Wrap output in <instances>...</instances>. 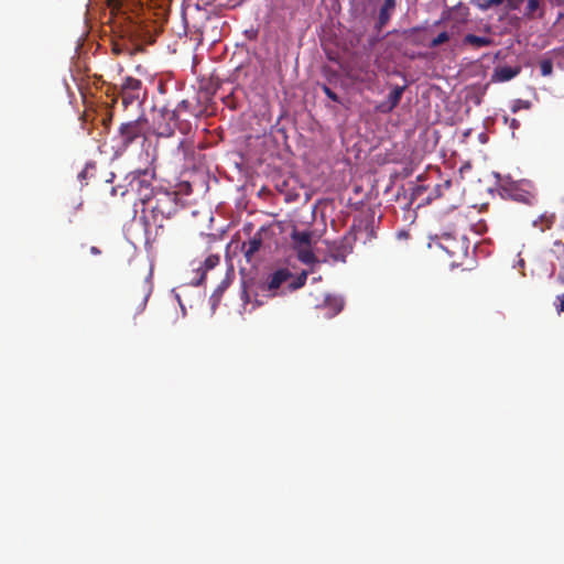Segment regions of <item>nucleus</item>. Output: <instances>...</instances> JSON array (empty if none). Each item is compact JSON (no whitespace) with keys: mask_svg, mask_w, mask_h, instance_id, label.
<instances>
[{"mask_svg":"<svg viewBox=\"0 0 564 564\" xmlns=\"http://www.w3.org/2000/svg\"><path fill=\"white\" fill-rule=\"evenodd\" d=\"M113 51H115V53H117V54H119V53H120L119 48H117V47H115V48H113Z\"/></svg>","mask_w":564,"mask_h":564,"instance_id":"33","label":"nucleus"},{"mask_svg":"<svg viewBox=\"0 0 564 564\" xmlns=\"http://www.w3.org/2000/svg\"><path fill=\"white\" fill-rule=\"evenodd\" d=\"M220 261V257L218 254H210L204 261V267L206 270L214 269Z\"/></svg>","mask_w":564,"mask_h":564,"instance_id":"22","label":"nucleus"},{"mask_svg":"<svg viewBox=\"0 0 564 564\" xmlns=\"http://www.w3.org/2000/svg\"><path fill=\"white\" fill-rule=\"evenodd\" d=\"M405 86H394L387 99L377 105V110L382 113L391 112L400 102Z\"/></svg>","mask_w":564,"mask_h":564,"instance_id":"5","label":"nucleus"},{"mask_svg":"<svg viewBox=\"0 0 564 564\" xmlns=\"http://www.w3.org/2000/svg\"><path fill=\"white\" fill-rule=\"evenodd\" d=\"M519 6H520V0H508V9L509 10H517L519 9Z\"/></svg>","mask_w":564,"mask_h":564,"instance_id":"28","label":"nucleus"},{"mask_svg":"<svg viewBox=\"0 0 564 564\" xmlns=\"http://www.w3.org/2000/svg\"><path fill=\"white\" fill-rule=\"evenodd\" d=\"M186 132V126L177 120L175 110L162 107L153 111L152 131L158 137L169 138L174 134L175 129Z\"/></svg>","mask_w":564,"mask_h":564,"instance_id":"2","label":"nucleus"},{"mask_svg":"<svg viewBox=\"0 0 564 564\" xmlns=\"http://www.w3.org/2000/svg\"><path fill=\"white\" fill-rule=\"evenodd\" d=\"M449 40V35L447 32H441L436 37L432 40L430 43V47L434 48L440 46L441 44L447 42Z\"/></svg>","mask_w":564,"mask_h":564,"instance_id":"20","label":"nucleus"},{"mask_svg":"<svg viewBox=\"0 0 564 564\" xmlns=\"http://www.w3.org/2000/svg\"><path fill=\"white\" fill-rule=\"evenodd\" d=\"M148 120L141 116L135 120L123 122L118 129L119 149L126 150L138 138L143 137L145 133Z\"/></svg>","mask_w":564,"mask_h":564,"instance_id":"3","label":"nucleus"},{"mask_svg":"<svg viewBox=\"0 0 564 564\" xmlns=\"http://www.w3.org/2000/svg\"><path fill=\"white\" fill-rule=\"evenodd\" d=\"M137 173H138L139 176H141V175L142 176H147L149 174L153 175V172L148 170V169H145V170H138Z\"/></svg>","mask_w":564,"mask_h":564,"instance_id":"29","label":"nucleus"},{"mask_svg":"<svg viewBox=\"0 0 564 564\" xmlns=\"http://www.w3.org/2000/svg\"><path fill=\"white\" fill-rule=\"evenodd\" d=\"M307 275H308L307 271H302L295 279H293L289 283V285H288L289 290L296 291V290L303 288L306 283Z\"/></svg>","mask_w":564,"mask_h":564,"instance_id":"16","label":"nucleus"},{"mask_svg":"<svg viewBox=\"0 0 564 564\" xmlns=\"http://www.w3.org/2000/svg\"><path fill=\"white\" fill-rule=\"evenodd\" d=\"M505 0H475L473 3L480 10L486 11L491 7L500 6Z\"/></svg>","mask_w":564,"mask_h":564,"instance_id":"17","label":"nucleus"},{"mask_svg":"<svg viewBox=\"0 0 564 564\" xmlns=\"http://www.w3.org/2000/svg\"><path fill=\"white\" fill-rule=\"evenodd\" d=\"M262 246V237L260 232H257L251 239L245 241L241 246V251L248 262L252 260V257Z\"/></svg>","mask_w":564,"mask_h":564,"instance_id":"9","label":"nucleus"},{"mask_svg":"<svg viewBox=\"0 0 564 564\" xmlns=\"http://www.w3.org/2000/svg\"><path fill=\"white\" fill-rule=\"evenodd\" d=\"M557 300H558V302H560V305H558L560 311L564 312V294L558 295V296H557Z\"/></svg>","mask_w":564,"mask_h":564,"instance_id":"30","label":"nucleus"},{"mask_svg":"<svg viewBox=\"0 0 564 564\" xmlns=\"http://www.w3.org/2000/svg\"><path fill=\"white\" fill-rule=\"evenodd\" d=\"M395 4V0H384L382 7L380 8L377 22L379 29L383 28L389 22Z\"/></svg>","mask_w":564,"mask_h":564,"instance_id":"10","label":"nucleus"},{"mask_svg":"<svg viewBox=\"0 0 564 564\" xmlns=\"http://www.w3.org/2000/svg\"><path fill=\"white\" fill-rule=\"evenodd\" d=\"M296 257L304 264H314L317 261L311 246L296 247Z\"/></svg>","mask_w":564,"mask_h":564,"instance_id":"13","label":"nucleus"},{"mask_svg":"<svg viewBox=\"0 0 564 564\" xmlns=\"http://www.w3.org/2000/svg\"><path fill=\"white\" fill-rule=\"evenodd\" d=\"M142 82L132 76H127L120 86V97L123 106L127 108L141 98Z\"/></svg>","mask_w":564,"mask_h":564,"instance_id":"4","label":"nucleus"},{"mask_svg":"<svg viewBox=\"0 0 564 564\" xmlns=\"http://www.w3.org/2000/svg\"><path fill=\"white\" fill-rule=\"evenodd\" d=\"M149 295H150V290L148 288H145L143 295L141 296L140 301L137 303V305L134 307V315L141 313L145 308Z\"/></svg>","mask_w":564,"mask_h":564,"instance_id":"19","label":"nucleus"},{"mask_svg":"<svg viewBox=\"0 0 564 564\" xmlns=\"http://www.w3.org/2000/svg\"><path fill=\"white\" fill-rule=\"evenodd\" d=\"M311 234L308 231H294L292 234V239L297 247H307L311 246Z\"/></svg>","mask_w":564,"mask_h":564,"instance_id":"15","label":"nucleus"},{"mask_svg":"<svg viewBox=\"0 0 564 564\" xmlns=\"http://www.w3.org/2000/svg\"><path fill=\"white\" fill-rule=\"evenodd\" d=\"M452 185L451 180H446L441 184L435 185L434 187V198L441 197L445 189H448Z\"/></svg>","mask_w":564,"mask_h":564,"instance_id":"23","label":"nucleus"},{"mask_svg":"<svg viewBox=\"0 0 564 564\" xmlns=\"http://www.w3.org/2000/svg\"><path fill=\"white\" fill-rule=\"evenodd\" d=\"M329 256L335 261H345L346 257L351 252V246H349L346 237L340 238L339 240L334 241L328 247Z\"/></svg>","mask_w":564,"mask_h":564,"instance_id":"7","label":"nucleus"},{"mask_svg":"<svg viewBox=\"0 0 564 564\" xmlns=\"http://www.w3.org/2000/svg\"><path fill=\"white\" fill-rule=\"evenodd\" d=\"M322 90L330 100L335 102H340L338 95L335 91H333L327 85H323Z\"/></svg>","mask_w":564,"mask_h":564,"instance_id":"24","label":"nucleus"},{"mask_svg":"<svg viewBox=\"0 0 564 564\" xmlns=\"http://www.w3.org/2000/svg\"><path fill=\"white\" fill-rule=\"evenodd\" d=\"M521 107L523 108H529L530 107V102L529 101H523V100H520L518 99L514 104V106L512 107V111L516 112L518 111V109H520Z\"/></svg>","mask_w":564,"mask_h":564,"instance_id":"26","label":"nucleus"},{"mask_svg":"<svg viewBox=\"0 0 564 564\" xmlns=\"http://www.w3.org/2000/svg\"><path fill=\"white\" fill-rule=\"evenodd\" d=\"M540 70L542 76H550L553 73V62L549 58L542 59Z\"/></svg>","mask_w":564,"mask_h":564,"instance_id":"18","label":"nucleus"},{"mask_svg":"<svg viewBox=\"0 0 564 564\" xmlns=\"http://www.w3.org/2000/svg\"><path fill=\"white\" fill-rule=\"evenodd\" d=\"M177 151L183 153V156L186 158L188 154L193 153V144L186 140H182L178 143Z\"/></svg>","mask_w":564,"mask_h":564,"instance_id":"21","label":"nucleus"},{"mask_svg":"<svg viewBox=\"0 0 564 564\" xmlns=\"http://www.w3.org/2000/svg\"><path fill=\"white\" fill-rule=\"evenodd\" d=\"M111 120H112V113L111 112H108L106 115V117L102 118V124L105 126V128L107 130H109V128H110Z\"/></svg>","mask_w":564,"mask_h":564,"instance_id":"27","label":"nucleus"},{"mask_svg":"<svg viewBox=\"0 0 564 564\" xmlns=\"http://www.w3.org/2000/svg\"><path fill=\"white\" fill-rule=\"evenodd\" d=\"M181 208V199L176 192L160 191L155 193L153 204L150 206V217L145 218L147 231L151 232L154 227V236H162L164 221L172 219Z\"/></svg>","mask_w":564,"mask_h":564,"instance_id":"1","label":"nucleus"},{"mask_svg":"<svg viewBox=\"0 0 564 564\" xmlns=\"http://www.w3.org/2000/svg\"><path fill=\"white\" fill-rule=\"evenodd\" d=\"M544 11L541 6V0H528L524 17L529 20H533L535 18H543Z\"/></svg>","mask_w":564,"mask_h":564,"instance_id":"11","label":"nucleus"},{"mask_svg":"<svg viewBox=\"0 0 564 564\" xmlns=\"http://www.w3.org/2000/svg\"><path fill=\"white\" fill-rule=\"evenodd\" d=\"M324 305L329 310L328 316L332 317L341 312L344 307V300L339 296L327 295Z\"/></svg>","mask_w":564,"mask_h":564,"instance_id":"12","label":"nucleus"},{"mask_svg":"<svg viewBox=\"0 0 564 564\" xmlns=\"http://www.w3.org/2000/svg\"><path fill=\"white\" fill-rule=\"evenodd\" d=\"M90 253L97 256L100 254V250L97 247L93 246L90 247Z\"/></svg>","mask_w":564,"mask_h":564,"instance_id":"31","label":"nucleus"},{"mask_svg":"<svg viewBox=\"0 0 564 564\" xmlns=\"http://www.w3.org/2000/svg\"><path fill=\"white\" fill-rule=\"evenodd\" d=\"M464 43L475 47H485L492 44V40L487 36H478L475 34H467L464 37Z\"/></svg>","mask_w":564,"mask_h":564,"instance_id":"14","label":"nucleus"},{"mask_svg":"<svg viewBox=\"0 0 564 564\" xmlns=\"http://www.w3.org/2000/svg\"><path fill=\"white\" fill-rule=\"evenodd\" d=\"M242 299L245 300L246 304L249 302V295L246 290L242 292Z\"/></svg>","mask_w":564,"mask_h":564,"instance_id":"32","label":"nucleus"},{"mask_svg":"<svg viewBox=\"0 0 564 564\" xmlns=\"http://www.w3.org/2000/svg\"><path fill=\"white\" fill-rule=\"evenodd\" d=\"M521 72V66H498L495 68L494 74L491 76V80L495 83H503L511 80L516 76H518Z\"/></svg>","mask_w":564,"mask_h":564,"instance_id":"8","label":"nucleus"},{"mask_svg":"<svg viewBox=\"0 0 564 564\" xmlns=\"http://www.w3.org/2000/svg\"><path fill=\"white\" fill-rule=\"evenodd\" d=\"M292 278V273L288 269H279L268 278L267 290L271 296L278 294L280 286Z\"/></svg>","mask_w":564,"mask_h":564,"instance_id":"6","label":"nucleus"},{"mask_svg":"<svg viewBox=\"0 0 564 564\" xmlns=\"http://www.w3.org/2000/svg\"><path fill=\"white\" fill-rule=\"evenodd\" d=\"M189 106H191V104H189V101H188V100H186V99H184V100H182V101H180V102L177 104V106H176V108H175L174 110L176 111L177 120H178V121H180V113H181L182 111H187V110L189 109Z\"/></svg>","mask_w":564,"mask_h":564,"instance_id":"25","label":"nucleus"}]
</instances>
